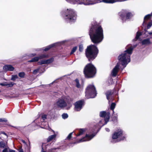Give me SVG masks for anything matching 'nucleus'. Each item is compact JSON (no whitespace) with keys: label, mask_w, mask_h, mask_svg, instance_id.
<instances>
[{"label":"nucleus","mask_w":152,"mask_h":152,"mask_svg":"<svg viewBox=\"0 0 152 152\" xmlns=\"http://www.w3.org/2000/svg\"><path fill=\"white\" fill-rule=\"evenodd\" d=\"M89 35L92 41L94 43H99L104 38L103 31L100 26L94 25L91 27Z\"/></svg>","instance_id":"nucleus-1"},{"label":"nucleus","mask_w":152,"mask_h":152,"mask_svg":"<svg viewBox=\"0 0 152 152\" xmlns=\"http://www.w3.org/2000/svg\"><path fill=\"white\" fill-rule=\"evenodd\" d=\"M133 48L131 46H130L127 48L126 50L118 57V59L124 68L125 67L128 63L130 62V55L132 53Z\"/></svg>","instance_id":"nucleus-2"},{"label":"nucleus","mask_w":152,"mask_h":152,"mask_svg":"<svg viewBox=\"0 0 152 152\" xmlns=\"http://www.w3.org/2000/svg\"><path fill=\"white\" fill-rule=\"evenodd\" d=\"M98 53V50L96 46L91 45L87 47L86 51V54L90 61L93 60L96 57Z\"/></svg>","instance_id":"nucleus-3"},{"label":"nucleus","mask_w":152,"mask_h":152,"mask_svg":"<svg viewBox=\"0 0 152 152\" xmlns=\"http://www.w3.org/2000/svg\"><path fill=\"white\" fill-rule=\"evenodd\" d=\"M96 69L91 64H88L84 69V73L85 77L91 78L93 77L96 73Z\"/></svg>","instance_id":"nucleus-4"},{"label":"nucleus","mask_w":152,"mask_h":152,"mask_svg":"<svg viewBox=\"0 0 152 152\" xmlns=\"http://www.w3.org/2000/svg\"><path fill=\"white\" fill-rule=\"evenodd\" d=\"M65 18L69 22H73L76 19L77 15L72 9H68L66 11Z\"/></svg>","instance_id":"nucleus-5"},{"label":"nucleus","mask_w":152,"mask_h":152,"mask_svg":"<svg viewBox=\"0 0 152 152\" xmlns=\"http://www.w3.org/2000/svg\"><path fill=\"white\" fill-rule=\"evenodd\" d=\"M96 95L95 88L93 85H89L86 89V96L88 98H93Z\"/></svg>","instance_id":"nucleus-6"},{"label":"nucleus","mask_w":152,"mask_h":152,"mask_svg":"<svg viewBox=\"0 0 152 152\" xmlns=\"http://www.w3.org/2000/svg\"><path fill=\"white\" fill-rule=\"evenodd\" d=\"M56 105L57 107L63 108L66 107L67 109H69L72 106V103L66 102V100L64 99H58L56 103Z\"/></svg>","instance_id":"nucleus-7"},{"label":"nucleus","mask_w":152,"mask_h":152,"mask_svg":"<svg viewBox=\"0 0 152 152\" xmlns=\"http://www.w3.org/2000/svg\"><path fill=\"white\" fill-rule=\"evenodd\" d=\"M122 132L121 130H119L118 132H115L113 135L112 137L113 140L118 139L117 141H118L120 140H123L125 138V137H122Z\"/></svg>","instance_id":"nucleus-8"},{"label":"nucleus","mask_w":152,"mask_h":152,"mask_svg":"<svg viewBox=\"0 0 152 152\" xmlns=\"http://www.w3.org/2000/svg\"><path fill=\"white\" fill-rule=\"evenodd\" d=\"M110 113L108 112L106 113L105 111H102L100 112V116L101 117H104L105 118L104 120L106 122V124L108 121L109 118Z\"/></svg>","instance_id":"nucleus-9"},{"label":"nucleus","mask_w":152,"mask_h":152,"mask_svg":"<svg viewBox=\"0 0 152 152\" xmlns=\"http://www.w3.org/2000/svg\"><path fill=\"white\" fill-rule=\"evenodd\" d=\"M83 102L80 101L76 102L75 104V110L76 111H79L82 109L83 105Z\"/></svg>","instance_id":"nucleus-10"},{"label":"nucleus","mask_w":152,"mask_h":152,"mask_svg":"<svg viewBox=\"0 0 152 152\" xmlns=\"http://www.w3.org/2000/svg\"><path fill=\"white\" fill-rule=\"evenodd\" d=\"M94 136L95 135L93 134L90 135L86 134L85 137L80 140L79 142L89 140L92 139Z\"/></svg>","instance_id":"nucleus-11"},{"label":"nucleus","mask_w":152,"mask_h":152,"mask_svg":"<svg viewBox=\"0 0 152 152\" xmlns=\"http://www.w3.org/2000/svg\"><path fill=\"white\" fill-rule=\"evenodd\" d=\"M119 64L118 63L113 69L111 73L112 76H115L116 75L119 70Z\"/></svg>","instance_id":"nucleus-12"},{"label":"nucleus","mask_w":152,"mask_h":152,"mask_svg":"<svg viewBox=\"0 0 152 152\" xmlns=\"http://www.w3.org/2000/svg\"><path fill=\"white\" fill-rule=\"evenodd\" d=\"M46 57V56L43 55L40 56L39 57H35L33 58L31 60L29 61L30 62H35L38 61L39 59L44 58Z\"/></svg>","instance_id":"nucleus-13"},{"label":"nucleus","mask_w":152,"mask_h":152,"mask_svg":"<svg viewBox=\"0 0 152 152\" xmlns=\"http://www.w3.org/2000/svg\"><path fill=\"white\" fill-rule=\"evenodd\" d=\"M52 131L54 133V134L49 136L47 140L48 142H50V141L52 140L53 139L55 138L57 134L58 133V132H56L55 133V132L53 130L51 129Z\"/></svg>","instance_id":"nucleus-14"},{"label":"nucleus","mask_w":152,"mask_h":152,"mask_svg":"<svg viewBox=\"0 0 152 152\" xmlns=\"http://www.w3.org/2000/svg\"><path fill=\"white\" fill-rule=\"evenodd\" d=\"M3 69L6 70L13 71L14 68L11 65H6L3 67Z\"/></svg>","instance_id":"nucleus-15"},{"label":"nucleus","mask_w":152,"mask_h":152,"mask_svg":"<svg viewBox=\"0 0 152 152\" xmlns=\"http://www.w3.org/2000/svg\"><path fill=\"white\" fill-rule=\"evenodd\" d=\"M53 61V58H51L46 60H42L41 63H39V64H43L50 63L52 62Z\"/></svg>","instance_id":"nucleus-16"},{"label":"nucleus","mask_w":152,"mask_h":152,"mask_svg":"<svg viewBox=\"0 0 152 152\" xmlns=\"http://www.w3.org/2000/svg\"><path fill=\"white\" fill-rule=\"evenodd\" d=\"M8 146L7 142H5L2 141L0 142V147L1 148H5Z\"/></svg>","instance_id":"nucleus-17"},{"label":"nucleus","mask_w":152,"mask_h":152,"mask_svg":"<svg viewBox=\"0 0 152 152\" xmlns=\"http://www.w3.org/2000/svg\"><path fill=\"white\" fill-rule=\"evenodd\" d=\"M15 150L10 149L9 147H7L5 148L2 151V152H15Z\"/></svg>","instance_id":"nucleus-18"},{"label":"nucleus","mask_w":152,"mask_h":152,"mask_svg":"<svg viewBox=\"0 0 152 152\" xmlns=\"http://www.w3.org/2000/svg\"><path fill=\"white\" fill-rule=\"evenodd\" d=\"M142 45H147L150 43V42L149 39L144 40L142 42Z\"/></svg>","instance_id":"nucleus-19"},{"label":"nucleus","mask_w":152,"mask_h":152,"mask_svg":"<svg viewBox=\"0 0 152 152\" xmlns=\"http://www.w3.org/2000/svg\"><path fill=\"white\" fill-rule=\"evenodd\" d=\"M55 44H54L51 45H50L48 46H47L46 48L44 50L45 51H46L49 50L50 48H51V47H53L55 45Z\"/></svg>","instance_id":"nucleus-20"},{"label":"nucleus","mask_w":152,"mask_h":152,"mask_svg":"<svg viewBox=\"0 0 152 152\" xmlns=\"http://www.w3.org/2000/svg\"><path fill=\"white\" fill-rule=\"evenodd\" d=\"M46 144L45 143H43L42 144V152H46L44 150L46 148Z\"/></svg>","instance_id":"nucleus-21"},{"label":"nucleus","mask_w":152,"mask_h":152,"mask_svg":"<svg viewBox=\"0 0 152 152\" xmlns=\"http://www.w3.org/2000/svg\"><path fill=\"white\" fill-rule=\"evenodd\" d=\"M115 104L114 103H112L111 104L110 106V109L113 111V112H114V109L115 108Z\"/></svg>","instance_id":"nucleus-22"},{"label":"nucleus","mask_w":152,"mask_h":152,"mask_svg":"<svg viewBox=\"0 0 152 152\" xmlns=\"http://www.w3.org/2000/svg\"><path fill=\"white\" fill-rule=\"evenodd\" d=\"M75 82L76 83V87L78 88H80V85L79 83L78 80L77 79H76L75 80Z\"/></svg>","instance_id":"nucleus-23"},{"label":"nucleus","mask_w":152,"mask_h":152,"mask_svg":"<svg viewBox=\"0 0 152 152\" xmlns=\"http://www.w3.org/2000/svg\"><path fill=\"white\" fill-rule=\"evenodd\" d=\"M14 84V83L13 82H10L9 83H7L6 86H7V87H11Z\"/></svg>","instance_id":"nucleus-24"},{"label":"nucleus","mask_w":152,"mask_h":152,"mask_svg":"<svg viewBox=\"0 0 152 152\" xmlns=\"http://www.w3.org/2000/svg\"><path fill=\"white\" fill-rule=\"evenodd\" d=\"M25 75V74L23 72H20L18 74V76L20 77H24Z\"/></svg>","instance_id":"nucleus-25"},{"label":"nucleus","mask_w":152,"mask_h":152,"mask_svg":"<svg viewBox=\"0 0 152 152\" xmlns=\"http://www.w3.org/2000/svg\"><path fill=\"white\" fill-rule=\"evenodd\" d=\"M62 116L63 119H66L68 117V115L66 113H64L62 115Z\"/></svg>","instance_id":"nucleus-26"},{"label":"nucleus","mask_w":152,"mask_h":152,"mask_svg":"<svg viewBox=\"0 0 152 152\" xmlns=\"http://www.w3.org/2000/svg\"><path fill=\"white\" fill-rule=\"evenodd\" d=\"M18 78L17 75H13L12 76L11 80H15V79Z\"/></svg>","instance_id":"nucleus-27"},{"label":"nucleus","mask_w":152,"mask_h":152,"mask_svg":"<svg viewBox=\"0 0 152 152\" xmlns=\"http://www.w3.org/2000/svg\"><path fill=\"white\" fill-rule=\"evenodd\" d=\"M132 15L131 13H128L126 14V18L127 19H129L130 18L131 16H132Z\"/></svg>","instance_id":"nucleus-28"},{"label":"nucleus","mask_w":152,"mask_h":152,"mask_svg":"<svg viewBox=\"0 0 152 152\" xmlns=\"http://www.w3.org/2000/svg\"><path fill=\"white\" fill-rule=\"evenodd\" d=\"M57 149H58V148H52L49 150V152H56V150Z\"/></svg>","instance_id":"nucleus-29"},{"label":"nucleus","mask_w":152,"mask_h":152,"mask_svg":"<svg viewBox=\"0 0 152 152\" xmlns=\"http://www.w3.org/2000/svg\"><path fill=\"white\" fill-rule=\"evenodd\" d=\"M141 34L139 32H137V33L136 37V39H138L139 37L141 35Z\"/></svg>","instance_id":"nucleus-30"},{"label":"nucleus","mask_w":152,"mask_h":152,"mask_svg":"<svg viewBox=\"0 0 152 152\" xmlns=\"http://www.w3.org/2000/svg\"><path fill=\"white\" fill-rule=\"evenodd\" d=\"M79 50L80 52H81L83 50V47L82 45H80L79 46Z\"/></svg>","instance_id":"nucleus-31"},{"label":"nucleus","mask_w":152,"mask_h":152,"mask_svg":"<svg viewBox=\"0 0 152 152\" xmlns=\"http://www.w3.org/2000/svg\"><path fill=\"white\" fill-rule=\"evenodd\" d=\"M77 49V47H74L72 50V51H71V54H73L74 52H75V51Z\"/></svg>","instance_id":"nucleus-32"},{"label":"nucleus","mask_w":152,"mask_h":152,"mask_svg":"<svg viewBox=\"0 0 152 152\" xmlns=\"http://www.w3.org/2000/svg\"><path fill=\"white\" fill-rule=\"evenodd\" d=\"M150 17L151 16L150 15H147L145 16L144 17V20H148L150 18Z\"/></svg>","instance_id":"nucleus-33"},{"label":"nucleus","mask_w":152,"mask_h":152,"mask_svg":"<svg viewBox=\"0 0 152 152\" xmlns=\"http://www.w3.org/2000/svg\"><path fill=\"white\" fill-rule=\"evenodd\" d=\"M84 132V130L83 129H80L79 131V133L78 134L77 136H79L80 135H81L83 132Z\"/></svg>","instance_id":"nucleus-34"},{"label":"nucleus","mask_w":152,"mask_h":152,"mask_svg":"<svg viewBox=\"0 0 152 152\" xmlns=\"http://www.w3.org/2000/svg\"><path fill=\"white\" fill-rule=\"evenodd\" d=\"M152 25V21L149 22L147 26V28H149Z\"/></svg>","instance_id":"nucleus-35"},{"label":"nucleus","mask_w":152,"mask_h":152,"mask_svg":"<svg viewBox=\"0 0 152 152\" xmlns=\"http://www.w3.org/2000/svg\"><path fill=\"white\" fill-rule=\"evenodd\" d=\"M1 136H3L5 138H7V135L5 133H3L1 134Z\"/></svg>","instance_id":"nucleus-36"},{"label":"nucleus","mask_w":152,"mask_h":152,"mask_svg":"<svg viewBox=\"0 0 152 152\" xmlns=\"http://www.w3.org/2000/svg\"><path fill=\"white\" fill-rule=\"evenodd\" d=\"M72 133H73L72 132L69 134V135H68V136L67 137V139H70L71 138Z\"/></svg>","instance_id":"nucleus-37"},{"label":"nucleus","mask_w":152,"mask_h":152,"mask_svg":"<svg viewBox=\"0 0 152 152\" xmlns=\"http://www.w3.org/2000/svg\"><path fill=\"white\" fill-rule=\"evenodd\" d=\"M111 94V92H107V93L106 94V96H107V99H109V98H108V97H109V96Z\"/></svg>","instance_id":"nucleus-38"},{"label":"nucleus","mask_w":152,"mask_h":152,"mask_svg":"<svg viewBox=\"0 0 152 152\" xmlns=\"http://www.w3.org/2000/svg\"><path fill=\"white\" fill-rule=\"evenodd\" d=\"M42 118L44 120L46 118V115H43L42 116Z\"/></svg>","instance_id":"nucleus-39"},{"label":"nucleus","mask_w":152,"mask_h":152,"mask_svg":"<svg viewBox=\"0 0 152 152\" xmlns=\"http://www.w3.org/2000/svg\"><path fill=\"white\" fill-rule=\"evenodd\" d=\"M39 70V69H36L35 70H34L33 72V73L34 74H36V73L38 72V71Z\"/></svg>","instance_id":"nucleus-40"},{"label":"nucleus","mask_w":152,"mask_h":152,"mask_svg":"<svg viewBox=\"0 0 152 152\" xmlns=\"http://www.w3.org/2000/svg\"><path fill=\"white\" fill-rule=\"evenodd\" d=\"M0 85L2 86H6L7 85V82H4L3 83H1L0 84Z\"/></svg>","instance_id":"nucleus-41"},{"label":"nucleus","mask_w":152,"mask_h":152,"mask_svg":"<svg viewBox=\"0 0 152 152\" xmlns=\"http://www.w3.org/2000/svg\"><path fill=\"white\" fill-rule=\"evenodd\" d=\"M18 150L19 152H24L21 147H20Z\"/></svg>","instance_id":"nucleus-42"},{"label":"nucleus","mask_w":152,"mask_h":152,"mask_svg":"<svg viewBox=\"0 0 152 152\" xmlns=\"http://www.w3.org/2000/svg\"><path fill=\"white\" fill-rule=\"evenodd\" d=\"M21 141L23 143H24L25 144H26V142H25V141L24 140H21Z\"/></svg>","instance_id":"nucleus-43"},{"label":"nucleus","mask_w":152,"mask_h":152,"mask_svg":"<svg viewBox=\"0 0 152 152\" xmlns=\"http://www.w3.org/2000/svg\"><path fill=\"white\" fill-rule=\"evenodd\" d=\"M105 130L107 132H109V129L108 128H106L105 129Z\"/></svg>","instance_id":"nucleus-44"},{"label":"nucleus","mask_w":152,"mask_h":152,"mask_svg":"<svg viewBox=\"0 0 152 152\" xmlns=\"http://www.w3.org/2000/svg\"><path fill=\"white\" fill-rule=\"evenodd\" d=\"M145 20H144V22H143V24H144V23H145Z\"/></svg>","instance_id":"nucleus-45"},{"label":"nucleus","mask_w":152,"mask_h":152,"mask_svg":"<svg viewBox=\"0 0 152 152\" xmlns=\"http://www.w3.org/2000/svg\"><path fill=\"white\" fill-rule=\"evenodd\" d=\"M45 129H47V127H45Z\"/></svg>","instance_id":"nucleus-46"},{"label":"nucleus","mask_w":152,"mask_h":152,"mask_svg":"<svg viewBox=\"0 0 152 152\" xmlns=\"http://www.w3.org/2000/svg\"><path fill=\"white\" fill-rule=\"evenodd\" d=\"M112 142H114V141H112Z\"/></svg>","instance_id":"nucleus-47"}]
</instances>
